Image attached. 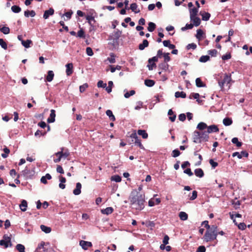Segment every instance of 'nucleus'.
<instances>
[{"label":"nucleus","mask_w":252,"mask_h":252,"mask_svg":"<svg viewBox=\"0 0 252 252\" xmlns=\"http://www.w3.org/2000/svg\"><path fill=\"white\" fill-rule=\"evenodd\" d=\"M129 199L132 208L141 210L144 208L145 195L136 189L131 191Z\"/></svg>","instance_id":"1"},{"label":"nucleus","mask_w":252,"mask_h":252,"mask_svg":"<svg viewBox=\"0 0 252 252\" xmlns=\"http://www.w3.org/2000/svg\"><path fill=\"white\" fill-rule=\"evenodd\" d=\"M218 235L217 227L216 225H212L210 228L207 229L204 235V240L206 242L213 241L216 239Z\"/></svg>","instance_id":"2"},{"label":"nucleus","mask_w":252,"mask_h":252,"mask_svg":"<svg viewBox=\"0 0 252 252\" xmlns=\"http://www.w3.org/2000/svg\"><path fill=\"white\" fill-rule=\"evenodd\" d=\"M231 81V75L225 74L222 77H221V79L218 81L219 85L221 90H222L225 86L230 88Z\"/></svg>","instance_id":"3"},{"label":"nucleus","mask_w":252,"mask_h":252,"mask_svg":"<svg viewBox=\"0 0 252 252\" xmlns=\"http://www.w3.org/2000/svg\"><path fill=\"white\" fill-rule=\"evenodd\" d=\"M130 137L134 139L132 140V141H134L136 145L138 146V147H139L140 148L142 149H144V147L141 144V141L140 139H139L138 137L136 132H133L131 133Z\"/></svg>","instance_id":"4"},{"label":"nucleus","mask_w":252,"mask_h":252,"mask_svg":"<svg viewBox=\"0 0 252 252\" xmlns=\"http://www.w3.org/2000/svg\"><path fill=\"white\" fill-rule=\"evenodd\" d=\"M232 156L233 157L237 156L239 159H241L243 157L247 158L249 156V153L245 151H243L240 153L238 152H236L233 153Z\"/></svg>","instance_id":"5"},{"label":"nucleus","mask_w":252,"mask_h":252,"mask_svg":"<svg viewBox=\"0 0 252 252\" xmlns=\"http://www.w3.org/2000/svg\"><path fill=\"white\" fill-rule=\"evenodd\" d=\"M79 244L81 246L82 248L84 250H87L89 247H91L92 246L91 242L84 240H81L79 242Z\"/></svg>","instance_id":"6"},{"label":"nucleus","mask_w":252,"mask_h":252,"mask_svg":"<svg viewBox=\"0 0 252 252\" xmlns=\"http://www.w3.org/2000/svg\"><path fill=\"white\" fill-rule=\"evenodd\" d=\"M193 142L196 143H201L200 132L195 131L193 134Z\"/></svg>","instance_id":"7"},{"label":"nucleus","mask_w":252,"mask_h":252,"mask_svg":"<svg viewBox=\"0 0 252 252\" xmlns=\"http://www.w3.org/2000/svg\"><path fill=\"white\" fill-rule=\"evenodd\" d=\"M56 114L55 110L54 109L51 110V113L49 117L47 119V122L49 123H54L55 121Z\"/></svg>","instance_id":"8"},{"label":"nucleus","mask_w":252,"mask_h":252,"mask_svg":"<svg viewBox=\"0 0 252 252\" xmlns=\"http://www.w3.org/2000/svg\"><path fill=\"white\" fill-rule=\"evenodd\" d=\"M54 13V10L52 8H49L48 10L45 11L43 14V18L47 19L50 16L53 15Z\"/></svg>","instance_id":"9"},{"label":"nucleus","mask_w":252,"mask_h":252,"mask_svg":"<svg viewBox=\"0 0 252 252\" xmlns=\"http://www.w3.org/2000/svg\"><path fill=\"white\" fill-rule=\"evenodd\" d=\"M219 130V128L216 125H211L209 126H207V131L208 133H211L212 132H217Z\"/></svg>","instance_id":"10"},{"label":"nucleus","mask_w":252,"mask_h":252,"mask_svg":"<svg viewBox=\"0 0 252 252\" xmlns=\"http://www.w3.org/2000/svg\"><path fill=\"white\" fill-rule=\"evenodd\" d=\"M66 69V73L68 76L70 75L73 72V64L72 63H68L65 65Z\"/></svg>","instance_id":"11"},{"label":"nucleus","mask_w":252,"mask_h":252,"mask_svg":"<svg viewBox=\"0 0 252 252\" xmlns=\"http://www.w3.org/2000/svg\"><path fill=\"white\" fill-rule=\"evenodd\" d=\"M190 21L193 22V26L196 27L198 26L201 23L200 18L198 17L195 16L193 17H190Z\"/></svg>","instance_id":"12"},{"label":"nucleus","mask_w":252,"mask_h":252,"mask_svg":"<svg viewBox=\"0 0 252 252\" xmlns=\"http://www.w3.org/2000/svg\"><path fill=\"white\" fill-rule=\"evenodd\" d=\"M21 210L23 212H25L27 210L28 207V203L26 200H22L21 203L19 205Z\"/></svg>","instance_id":"13"},{"label":"nucleus","mask_w":252,"mask_h":252,"mask_svg":"<svg viewBox=\"0 0 252 252\" xmlns=\"http://www.w3.org/2000/svg\"><path fill=\"white\" fill-rule=\"evenodd\" d=\"M81 184L80 183H77L76 184V188L73 190V193L76 195L80 194L81 193Z\"/></svg>","instance_id":"14"},{"label":"nucleus","mask_w":252,"mask_h":252,"mask_svg":"<svg viewBox=\"0 0 252 252\" xmlns=\"http://www.w3.org/2000/svg\"><path fill=\"white\" fill-rule=\"evenodd\" d=\"M44 242H41L34 252H47L46 249L44 247Z\"/></svg>","instance_id":"15"},{"label":"nucleus","mask_w":252,"mask_h":252,"mask_svg":"<svg viewBox=\"0 0 252 252\" xmlns=\"http://www.w3.org/2000/svg\"><path fill=\"white\" fill-rule=\"evenodd\" d=\"M208 131H203L201 133H200V138H201V141L202 140L207 141L209 139V135H208Z\"/></svg>","instance_id":"16"},{"label":"nucleus","mask_w":252,"mask_h":252,"mask_svg":"<svg viewBox=\"0 0 252 252\" xmlns=\"http://www.w3.org/2000/svg\"><path fill=\"white\" fill-rule=\"evenodd\" d=\"M195 175L199 178H202L204 176V172L201 168H197L194 170Z\"/></svg>","instance_id":"17"},{"label":"nucleus","mask_w":252,"mask_h":252,"mask_svg":"<svg viewBox=\"0 0 252 252\" xmlns=\"http://www.w3.org/2000/svg\"><path fill=\"white\" fill-rule=\"evenodd\" d=\"M54 76V74L53 71L49 70L48 71L47 75L46 78V80L48 82H51L53 80Z\"/></svg>","instance_id":"18"},{"label":"nucleus","mask_w":252,"mask_h":252,"mask_svg":"<svg viewBox=\"0 0 252 252\" xmlns=\"http://www.w3.org/2000/svg\"><path fill=\"white\" fill-rule=\"evenodd\" d=\"M149 45V42L147 40L144 39L143 40L142 43L139 45V49L140 50H143L145 49V48L148 47Z\"/></svg>","instance_id":"19"},{"label":"nucleus","mask_w":252,"mask_h":252,"mask_svg":"<svg viewBox=\"0 0 252 252\" xmlns=\"http://www.w3.org/2000/svg\"><path fill=\"white\" fill-rule=\"evenodd\" d=\"M168 115L170 116L169 119L172 122H173L175 121L176 116L174 114V112L172 109L169 110L168 112Z\"/></svg>","instance_id":"20"},{"label":"nucleus","mask_w":252,"mask_h":252,"mask_svg":"<svg viewBox=\"0 0 252 252\" xmlns=\"http://www.w3.org/2000/svg\"><path fill=\"white\" fill-rule=\"evenodd\" d=\"M122 32L119 31L117 30L114 32V34L113 35V37L112 38V39L113 40V41H117V40L119 39V38L121 36Z\"/></svg>","instance_id":"21"},{"label":"nucleus","mask_w":252,"mask_h":252,"mask_svg":"<svg viewBox=\"0 0 252 252\" xmlns=\"http://www.w3.org/2000/svg\"><path fill=\"white\" fill-rule=\"evenodd\" d=\"M113 210H114L112 207H109L101 210V212L103 214L109 215L112 213Z\"/></svg>","instance_id":"22"},{"label":"nucleus","mask_w":252,"mask_h":252,"mask_svg":"<svg viewBox=\"0 0 252 252\" xmlns=\"http://www.w3.org/2000/svg\"><path fill=\"white\" fill-rule=\"evenodd\" d=\"M200 14L202 16V19L203 21H208L210 17V14L208 12H200Z\"/></svg>","instance_id":"23"},{"label":"nucleus","mask_w":252,"mask_h":252,"mask_svg":"<svg viewBox=\"0 0 252 252\" xmlns=\"http://www.w3.org/2000/svg\"><path fill=\"white\" fill-rule=\"evenodd\" d=\"M137 134L141 135L143 138L146 139L148 138V133L145 130L139 129L137 131Z\"/></svg>","instance_id":"24"},{"label":"nucleus","mask_w":252,"mask_h":252,"mask_svg":"<svg viewBox=\"0 0 252 252\" xmlns=\"http://www.w3.org/2000/svg\"><path fill=\"white\" fill-rule=\"evenodd\" d=\"M24 15L26 17H29L30 16L33 17L35 15V12L34 10H26L24 12Z\"/></svg>","instance_id":"25"},{"label":"nucleus","mask_w":252,"mask_h":252,"mask_svg":"<svg viewBox=\"0 0 252 252\" xmlns=\"http://www.w3.org/2000/svg\"><path fill=\"white\" fill-rule=\"evenodd\" d=\"M156 27V24L155 23L151 22L148 23V27L147 29L149 32H152L155 30Z\"/></svg>","instance_id":"26"},{"label":"nucleus","mask_w":252,"mask_h":252,"mask_svg":"<svg viewBox=\"0 0 252 252\" xmlns=\"http://www.w3.org/2000/svg\"><path fill=\"white\" fill-rule=\"evenodd\" d=\"M158 67L161 69H162L164 70H167L168 69L169 65L167 64V63L166 62H163V63H160L158 65Z\"/></svg>","instance_id":"27"},{"label":"nucleus","mask_w":252,"mask_h":252,"mask_svg":"<svg viewBox=\"0 0 252 252\" xmlns=\"http://www.w3.org/2000/svg\"><path fill=\"white\" fill-rule=\"evenodd\" d=\"M106 115L109 117L110 120L113 122L115 121V117L113 114L112 111L110 110H107L106 111Z\"/></svg>","instance_id":"28"},{"label":"nucleus","mask_w":252,"mask_h":252,"mask_svg":"<svg viewBox=\"0 0 252 252\" xmlns=\"http://www.w3.org/2000/svg\"><path fill=\"white\" fill-rule=\"evenodd\" d=\"M179 217L182 220H186L188 218V214L184 212H180Z\"/></svg>","instance_id":"29"},{"label":"nucleus","mask_w":252,"mask_h":252,"mask_svg":"<svg viewBox=\"0 0 252 252\" xmlns=\"http://www.w3.org/2000/svg\"><path fill=\"white\" fill-rule=\"evenodd\" d=\"M145 85L147 86V87H153L155 84V82L153 80L150 79H146L144 81Z\"/></svg>","instance_id":"30"},{"label":"nucleus","mask_w":252,"mask_h":252,"mask_svg":"<svg viewBox=\"0 0 252 252\" xmlns=\"http://www.w3.org/2000/svg\"><path fill=\"white\" fill-rule=\"evenodd\" d=\"M40 228L42 231L46 233H49L51 231V228L50 227L43 224L40 225Z\"/></svg>","instance_id":"31"},{"label":"nucleus","mask_w":252,"mask_h":252,"mask_svg":"<svg viewBox=\"0 0 252 252\" xmlns=\"http://www.w3.org/2000/svg\"><path fill=\"white\" fill-rule=\"evenodd\" d=\"M223 124L225 126H229L232 124V120L229 118H225L223 120Z\"/></svg>","instance_id":"32"},{"label":"nucleus","mask_w":252,"mask_h":252,"mask_svg":"<svg viewBox=\"0 0 252 252\" xmlns=\"http://www.w3.org/2000/svg\"><path fill=\"white\" fill-rule=\"evenodd\" d=\"M198 12V9L195 7H194L192 9H190V17H193L196 16Z\"/></svg>","instance_id":"33"},{"label":"nucleus","mask_w":252,"mask_h":252,"mask_svg":"<svg viewBox=\"0 0 252 252\" xmlns=\"http://www.w3.org/2000/svg\"><path fill=\"white\" fill-rule=\"evenodd\" d=\"M130 8L131 10L134 12L135 13H138L140 12L139 10H137V5L136 3H132L130 5Z\"/></svg>","instance_id":"34"},{"label":"nucleus","mask_w":252,"mask_h":252,"mask_svg":"<svg viewBox=\"0 0 252 252\" xmlns=\"http://www.w3.org/2000/svg\"><path fill=\"white\" fill-rule=\"evenodd\" d=\"M203 34L204 33L202 30H201V29H198L197 30V33L195 36L198 40H200L202 38Z\"/></svg>","instance_id":"35"},{"label":"nucleus","mask_w":252,"mask_h":252,"mask_svg":"<svg viewBox=\"0 0 252 252\" xmlns=\"http://www.w3.org/2000/svg\"><path fill=\"white\" fill-rule=\"evenodd\" d=\"M196 85L197 87H204L205 85L202 82L200 78H197L195 80Z\"/></svg>","instance_id":"36"},{"label":"nucleus","mask_w":252,"mask_h":252,"mask_svg":"<svg viewBox=\"0 0 252 252\" xmlns=\"http://www.w3.org/2000/svg\"><path fill=\"white\" fill-rule=\"evenodd\" d=\"M175 96L176 98L182 97L185 98L186 97V94L184 92H177L175 94Z\"/></svg>","instance_id":"37"},{"label":"nucleus","mask_w":252,"mask_h":252,"mask_svg":"<svg viewBox=\"0 0 252 252\" xmlns=\"http://www.w3.org/2000/svg\"><path fill=\"white\" fill-rule=\"evenodd\" d=\"M32 43V41L31 40L28 39L26 41H22V44L25 48H29L30 47V45Z\"/></svg>","instance_id":"38"},{"label":"nucleus","mask_w":252,"mask_h":252,"mask_svg":"<svg viewBox=\"0 0 252 252\" xmlns=\"http://www.w3.org/2000/svg\"><path fill=\"white\" fill-rule=\"evenodd\" d=\"M231 141L233 144H236V146L238 147H240L242 145V143L239 141L238 138L237 137L233 138Z\"/></svg>","instance_id":"39"},{"label":"nucleus","mask_w":252,"mask_h":252,"mask_svg":"<svg viewBox=\"0 0 252 252\" xmlns=\"http://www.w3.org/2000/svg\"><path fill=\"white\" fill-rule=\"evenodd\" d=\"M207 128V126L206 124H205L204 122H200L199 123L197 126V128H198L199 130H204V129Z\"/></svg>","instance_id":"40"},{"label":"nucleus","mask_w":252,"mask_h":252,"mask_svg":"<svg viewBox=\"0 0 252 252\" xmlns=\"http://www.w3.org/2000/svg\"><path fill=\"white\" fill-rule=\"evenodd\" d=\"M108 86L105 87L106 91L108 93H110L112 91V88L113 85V83L112 81H110L108 83Z\"/></svg>","instance_id":"41"},{"label":"nucleus","mask_w":252,"mask_h":252,"mask_svg":"<svg viewBox=\"0 0 252 252\" xmlns=\"http://www.w3.org/2000/svg\"><path fill=\"white\" fill-rule=\"evenodd\" d=\"M0 31L4 34H7L9 33L10 29L8 27L4 26L0 28Z\"/></svg>","instance_id":"42"},{"label":"nucleus","mask_w":252,"mask_h":252,"mask_svg":"<svg viewBox=\"0 0 252 252\" xmlns=\"http://www.w3.org/2000/svg\"><path fill=\"white\" fill-rule=\"evenodd\" d=\"M11 10L14 13H19L21 11V8L17 5H13L11 7Z\"/></svg>","instance_id":"43"},{"label":"nucleus","mask_w":252,"mask_h":252,"mask_svg":"<svg viewBox=\"0 0 252 252\" xmlns=\"http://www.w3.org/2000/svg\"><path fill=\"white\" fill-rule=\"evenodd\" d=\"M210 59V57L209 56H202L199 59V62L202 63H205L209 61Z\"/></svg>","instance_id":"44"},{"label":"nucleus","mask_w":252,"mask_h":252,"mask_svg":"<svg viewBox=\"0 0 252 252\" xmlns=\"http://www.w3.org/2000/svg\"><path fill=\"white\" fill-rule=\"evenodd\" d=\"M55 155L58 158H57L54 159V161L55 163H58L60 162L62 158V156L59 152L56 153Z\"/></svg>","instance_id":"45"},{"label":"nucleus","mask_w":252,"mask_h":252,"mask_svg":"<svg viewBox=\"0 0 252 252\" xmlns=\"http://www.w3.org/2000/svg\"><path fill=\"white\" fill-rule=\"evenodd\" d=\"M16 247L19 252H25V248L24 245L19 244L16 245Z\"/></svg>","instance_id":"46"},{"label":"nucleus","mask_w":252,"mask_h":252,"mask_svg":"<svg viewBox=\"0 0 252 252\" xmlns=\"http://www.w3.org/2000/svg\"><path fill=\"white\" fill-rule=\"evenodd\" d=\"M3 151L4 152V153L3 154H1V157L3 158H6L8 156V154L10 152V150L8 148H7V147H5L4 149H3Z\"/></svg>","instance_id":"47"},{"label":"nucleus","mask_w":252,"mask_h":252,"mask_svg":"<svg viewBox=\"0 0 252 252\" xmlns=\"http://www.w3.org/2000/svg\"><path fill=\"white\" fill-rule=\"evenodd\" d=\"M111 180L116 182H120L121 181V177L119 175H114L111 177Z\"/></svg>","instance_id":"48"},{"label":"nucleus","mask_w":252,"mask_h":252,"mask_svg":"<svg viewBox=\"0 0 252 252\" xmlns=\"http://www.w3.org/2000/svg\"><path fill=\"white\" fill-rule=\"evenodd\" d=\"M181 154V152L178 149H175L172 151V156L174 158H176L179 156Z\"/></svg>","instance_id":"49"},{"label":"nucleus","mask_w":252,"mask_h":252,"mask_svg":"<svg viewBox=\"0 0 252 252\" xmlns=\"http://www.w3.org/2000/svg\"><path fill=\"white\" fill-rule=\"evenodd\" d=\"M193 27V25L192 24H187L185 27L182 28L181 30L183 31H185L187 30L191 29Z\"/></svg>","instance_id":"50"},{"label":"nucleus","mask_w":252,"mask_h":252,"mask_svg":"<svg viewBox=\"0 0 252 252\" xmlns=\"http://www.w3.org/2000/svg\"><path fill=\"white\" fill-rule=\"evenodd\" d=\"M88 85L87 83H85L83 85H81L79 87V91L80 93H83L85 91L86 89L88 87Z\"/></svg>","instance_id":"51"},{"label":"nucleus","mask_w":252,"mask_h":252,"mask_svg":"<svg viewBox=\"0 0 252 252\" xmlns=\"http://www.w3.org/2000/svg\"><path fill=\"white\" fill-rule=\"evenodd\" d=\"M0 46L4 49H6L7 48L6 43L2 38H0Z\"/></svg>","instance_id":"52"},{"label":"nucleus","mask_w":252,"mask_h":252,"mask_svg":"<svg viewBox=\"0 0 252 252\" xmlns=\"http://www.w3.org/2000/svg\"><path fill=\"white\" fill-rule=\"evenodd\" d=\"M135 93V92L134 90H131L129 92H126V93H125L124 94V96L127 98L129 97L130 96L134 94Z\"/></svg>","instance_id":"53"},{"label":"nucleus","mask_w":252,"mask_h":252,"mask_svg":"<svg viewBox=\"0 0 252 252\" xmlns=\"http://www.w3.org/2000/svg\"><path fill=\"white\" fill-rule=\"evenodd\" d=\"M107 60L109 61V62L110 63H115L116 62L115 59V55L113 53H111L110 54V57L108 58Z\"/></svg>","instance_id":"54"},{"label":"nucleus","mask_w":252,"mask_h":252,"mask_svg":"<svg viewBox=\"0 0 252 252\" xmlns=\"http://www.w3.org/2000/svg\"><path fill=\"white\" fill-rule=\"evenodd\" d=\"M232 204L234 205V207L235 209H237L239 208V206L240 205V202L239 200H233Z\"/></svg>","instance_id":"55"},{"label":"nucleus","mask_w":252,"mask_h":252,"mask_svg":"<svg viewBox=\"0 0 252 252\" xmlns=\"http://www.w3.org/2000/svg\"><path fill=\"white\" fill-rule=\"evenodd\" d=\"M163 57L164 59V62H168L170 60V58L169 57V53H164L163 54Z\"/></svg>","instance_id":"56"},{"label":"nucleus","mask_w":252,"mask_h":252,"mask_svg":"<svg viewBox=\"0 0 252 252\" xmlns=\"http://www.w3.org/2000/svg\"><path fill=\"white\" fill-rule=\"evenodd\" d=\"M197 196V192L196 190H194L192 192V195L190 197L189 199L190 200H193L196 198Z\"/></svg>","instance_id":"57"},{"label":"nucleus","mask_w":252,"mask_h":252,"mask_svg":"<svg viewBox=\"0 0 252 252\" xmlns=\"http://www.w3.org/2000/svg\"><path fill=\"white\" fill-rule=\"evenodd\" d=\"M209 163L213 169L215 168L218 165V163L217 162L214 161L212 159H210Z\"/></svg>","instance_id":"58"},{"label":"nucleus","mask_w":252,"mask_h":252,"mask_svg":"<svg viewBox=\"0 0 252 252\" xmlns=\"http://www.w3.org/2000/svg\"><path fill=\"white\" fill-rule=\"evenodd\" d=\"M86 53L89 56H92L94 54V53H93V51L92 48L89 47H88L86 48Z\"/></svg>","instance_id":"59"},{"label":"nucleus","mask_w":252,"mask_h":252,"mask_svg":"<svg viewBox=\"0 0 252 252\" xmlns=\"http://www.w3.org/2000/svg\"><path fill=\"white\" fill-rule=\"evenodd\" d=\"M78 36L80 37V38H85L84 32V31L82 29H81L80 30H79L78 31Z\"/></svg>","instance_id":"60"},{"label":"nucleus","mask_w":252,"mask_h":252,"mask_svg":"<svg viewBox=\"0 0 252 252\" xmlns=\"http://www.w3.org/2000/svg\"><path fill=\"white\" fill-rule=\"evenodd\" d=\"M97 87L99 88L101 87V88H105L106 87V84L104 83L101 80L97 82Z\"/></svg>","instance_id":"61"},{"label":"nucleus","mask_w":252,"mask_h":252,"mask_svg":"<svg viewBox=\"0 0 252 252\" xmlns=\"http://www.w3.org/2000/svg\"><path fill=\"white\" fill-rule=\"evenodd\" d=\"M217 51L216 49L210 50L208 51V54L211 56L215 57L217 54Z\"/></svg>","instance_id":"62"},{"label":"nucleus","mask_w":252,"mask_h":252,"mask_svg":"<svg viewBox=\"0 0 252 252\" xmlns=\"http://www.w3.org/2000/svg\"><path fill=\"white\" fill-rule=\"evenodd\" d=\"M147 67L149 70H152L154 68L156 67V64L155 63L152 62L147 65Z\"/></svg>","instance_id":"63"},{"label":"nucleus","mask_w":252,"mask_h":252,"mask_svg":"<svg viewBox=\"0 0 252 252\" xmlns=\"http://www.w3.org/2000/svg\"><path fill=\"white\" fill-rule=\"evenodd\" d=\"M206 248L204 246H199L196 251V252H205Z\"/></svg>","instance_id":"64"}]
</instances>
